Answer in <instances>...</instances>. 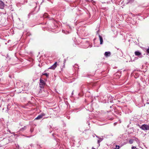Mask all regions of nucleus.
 <instances>
[{
	"label": "nucleus",
	"instance_id": "nucleus-1",
	"mask_svg": "<svg viewBox=\"0 0 149 149\" xmlns=\"http://www.w3.org/2000/svg\"><path fill=\"white\" fill-rule=\"evenodd\" d=\"M139 127L142 130L144 131L149 130V124L148 125L143 124L141 126H139Z\"/></svg>",
	"mask_w": 149,
	"mask_h": 149
},
{
	"label": "nucleus",
	"instance_id": "nucleus-2",
	"mask_svg": "<svg viewBox=\"0 0 149 149\" xmlns=\"http://www.w3.org/2000/svg\"><path fill=\"white\" fill-rule=\"evenodd\" d=\"M45 84V83L44 81L42 80L41 79H40V83L39 85L40 87L41 88H44V86Z\"/></svg>",
	"mask_w": 149,
	"mask_h": 149
},
{
	"label": "nucleus",
	"instance_id": "nucleus-3",
	"mask_svg": "<svg viewBox=\"0 0 149 149\" xmlns=\"http://www.w3.org/2000/svg\"><path fill=\"white\" fill-rule=\"evenodd\" d=\"M45 114L44 113H42L39 115L35 119V120H39L43 116H45Z\"/></svg>",
	"mask_w": 149,
	"mask_h": 149
},
{
	"label": "nucleus",
	"instance_id": "nucleus-4",
	"mask_svg": "<svg viewBox=\"0 0 149 149\" xmlns=\"http://www.w3.org/2000/svg\"><path fill=\"white\" fill-rule=\"evenodd\" d=\"M57 62H55L51 66L49 69L54 70L57 67Z\"/></svg>",
	"mask_w": 149,
	"mask_h": 149
},
{
	"label": "nucleus",
	"instance_id": "nucleus-5",
	"mask_svg": "<svg viewBox=\"0 0 149 149\" xmlns=\"http://www.w3.org/2000/svg\"><path fill=\"white\" fill-rule=\"evenodd\" d=\"M5 4L3 2L0 0V8L1 9H3Z\"/></svg>",
	"mask_w": 149,
	"mask_h": 149
},
{
	"label": "nucleus",
	"instance_id": "nucleus-6",
	"mask_svg": "<svg viewBox=\"0 0 149 149\" xmlns=\"http://www.w3.org/2000/svg\"><path fill=\"white\" fill-rule=\"evenodd\" d=\"M98 35L99 38V39L100 41V44L102 45L103 43V38L102 36H101L100 34H97Z\"/></svg>",
	"mask_w": 149,
	"mask_h": 149
},
{
	"label": "nucleus",
	"instance_id": "nucleus-7",
	"mask_svg": "<svg viewBox=\"0 0 149 149\" xmlns=\"http://www.w3.org/2000/svg\"><path fill=\"white\" fill-rule=\"evenodd\" d=\"M104 55L106 57H109L111 55V53L110 52H106L104 54Z\"/></svg>",
	"mask_w": 149,
	"mask_h": 149
},
{
	"label": "nucleus",
	"instance_id": "nucleus-8",
	"mask_svg": "<svg viewBox=\"0 0 149 149\" xmlns=\"http://www.w3.org/2000/svg\"><path fill=\"white\" fill-rule=\"evenodd\" d=\"M135 54L136 56H140L141 55V53L139 51H136L135 52Z\"/></svg>",
	"mask_w": 149,
	"mask_h": 149
},
{
	"label": "nucleus",
	"instance_id": "nucleus-9",
	"mask_svg": "<svg viewBox=\"0 0 149 149\" xmlns=\"http://www.w3.org/2000/svg\"><path fill=\"white\" fill-rule=\"evenodd\" d=\"M133 139L134 141H135L137 143H139V139L136 138H135Z\"/></svg>",
	"mask_w": 149,
	"mask_h": 149
},
{
	"label": "nucleus",
	"instance_id": "nucleus-10",
	"mask_svg": "<svg viewBox=\"0 0 149 149\" xmlns=\"http://www.w3.org/2000/svg\"><path fill=\"white\" fill-rule=\"evenodd\" d=\"M26 129V127L25 126L24 127L21 128L20 129V131H23L24 130H25Z\"/></svg>",
	"mask_w": 149,
	"mask_h": 149
},
{
	"label": "nucleus",
	"instance_id": "nucleus-11",
	"mask_svg": "<svg viewBox=\"0 0 149 149\" xmlns=\"http://www.w3.org/2000/svg\"><path fill=\"white\" fill-rule=\"evenodd\" d=\"M99 139L98 140V141H97V143H100L101 141H102V140H103V139L102 138H99Z\"/></svg>",
	"mask_w": 149,
	"mask_h": 149
},
{
	"label": "nucleus",
	"instance_id": "nucleus-12",
	"mask_svg": "<svg viewBox=\"0 0 149 149\" xmlns=\"http://www.w3.org/2000/svg\"><path fill=\"white\" fill-rule=\"evenodd\" d=\"M133 141H134L133 139H131L129 141V143L130 144H132L133 143Z\"/></svg>",
	"mask_w": 149,
	"mask_h": 149
},
{
	"label": "nucleus",
	"instance_id": "nucleus-13",
	"mask_svg": "<svg viewBox=\"0 0 149 149\" xmlns=\"http://www.w3.org/2000/svg\"><path fill=\"white\" fill-rule=\"evenodd\" d=\"M43 17L45 18H47L48 17V15L47 13H45L43 15Z\"/></svg>",
	"mask_w": 149,
	"mask_h": 149
},
{
	"label": "nucleus",
	"instance_id": "nucleus-14",
	"mask_svg": "<svg viewBox=\"0 0 149 149\" xmlns=\"http://www.w3.org/2000/svg\"><path fill=\"white\" fill-rule=\"evenodd\" d=\"M62 32L64 33H65L66 34H67L69 33V32L68 31H66L65 32V31L64 30H62Z\"/></svg>",
	"mask_w": 149,
	"mask_h": 149
},
{
	"label": "nucleus",
	"instance_id": "nucleus-15",
	"mask_svg": "<svg viewBox=\"0 0 149 149\" xmlns=\"http://www.w3.org/2000/svg\"><path fill=\"white\" fill-rule=\"evenodd\" d=\"M42 75H45V76H46L47 77H48V76H49V74H48L47 73H43L42 74Z\"/></svg>",
	"mask_w": 149,
	"mask_h": 149
},
{
	"label": "nucleus",
	"instance_id": "nucleus-16",
	"mask_svg": "<svg viewBox=\"0 0 149 149\" xmlns=\"http://www.w3.org/2000/svg\"><path fill=\"white\" fill-rule=\"evenodd\" d=\"M119 148H120L119 146L116 145V148H115L114 149H119Z\"/></svg>",
	"mask_w": 149,
	"mask_h": 149
},
{
	"label": "nucleus",
	"instance_id": "nucleus-17",
	"mask_svg": "<svg viewBox=\"0 0 149 149\" xmlns=\"http://www.w3.org/2000/svg\"><path fill=\"white\" fill-rule=\"evenodd\" d=\"M132 149H137L135 146H132Z\"/></svg>",
	"mask_w": 149,
	"mask_h": 149
},
{
	"label": "nucleus",
	"instance_id": "nucleus-18",
	"mask_svg": "<svg viewBox=\"0 0 149 149\" xmlns=\"http://www.w3.org/2000/svg\"><path fill=\"white\" fill-rule=\"evenodd\" d=\"M7 131L9 133H11V134H14V132H11L9 130V129H8L7 130Z\"/></svg>",
	"mask_w": 149,
	"mask_h": 149
},
{
	"label": "nucleus",
	"instance_id": "nucleus-19",
	"mask_svg": "<svg viewBox=\"0 0 149 149\" xmlns=\"http://www.w3.org/2000/svg\"><path fill=\"white\" fill-rule=\"evenodd\" d=\"M128 1H129V2L130 3L133 2L134 0H128Z\"/></svg>",
	"mask_w": 149,
	"mask_h": 149
},
{
	"label": "nucleus",
	"instance_id": "nucleus-20",
	"mask_svg": "<svg viewBox=\"0 0 149 149\" xmlns=\"http://www.w3.org/2000/svg\"><path fill=\"white\" fill-rule=\"evenodd\" d=\"M147 52L148 53L149 55V48L147 49Z\"/></svg>",
	"mask_w": 149,
	"mask_h": 149
},
{
	"label": "nucleus",
	"instance_id": "nucleus-21",
	"mask_svg": "<svg viewBox=\"0 0 149 149\" xmlns=\"http://www.w3.org/2000/svg\"><path fill=\"white\" fill-rule=\"evenodd\" d=\"M31 15V13H30L28 14V18H29L30 17Z\"/></svg>",
	"mask_w": 149,
	"mask_h": 149
},
{
	"label": "nucleus",
	"instance_id": "nucleus-22",
	"mask_svg": "<svg viewBox=\"0 0 149 149\" xmlns=\"http://www.w3.org/2000/svg\"><path fill=\"white\" fill-rule=\"evenodd\" d=\"M30 131H31V132H33V130L32 129H30Z\"/></svg>",
	"mask_w": 149,
	"mask_h": 149
},
{
	"label": "nucleus",
	"instance_id": "nucleus-23",
	"mask_svg": "<svg viewBox=\"0 0 149 149\" xmlns=\"http://www.w3.org/2000/svg\"><path fill=\"white\" fill-rule=\"evenodd\" d=\"M95 135L96 136V137L97 138H98V139H99V138H100V137H99L98 136H97V135Z\"/></svg>",
	"mask_w": 149,
	"mask_h": 149
},
{
	"label": "nucleus",
	"instance_id": "nucleus-24",
	"mask_svg": "<svg viewBox=\"0 0 149 149\" xmlns=\"http://www.w3.org/2000/svg\"><path fill=\"white\" fill-rule=\"evenodd\" d=\"M138 59V58L137 57H135V59Z\"/></svg>",
	"mask_w": 149,
	"mask_h": 149
},
{
	"label": "nucleus",
	"instance_id": "nucleus-25",
	"mask_svg": "<svg viewBox=\"0 0 149 149\" xmlns=\"http://www.w3.org/2000/svg\"><path fill=\"white\" fill-rule=\"evenodd\" d=\"M73 94V92L72 91V95Z\"/></svg>",
	"mask_w": 149,
	"mask_h": 149
},
{
	"label": "nucleus",
	"instance_id": "nucleus-26",
	"mask_svg": "<svg viewBox=\"0 0 149 149\" xmlns=\"http://www.w3.org/2000/svg\"><path fill=\"white\" fill-rule=\"evenodd\" d=\"M33 146V144H31V145H30V146Z\"/></svg>",
	"mask_w": 149,
	"mask_h": 149
},
{
	"label": "nucleus",
	"instance_id": "nucleus-27",
	"mask_svg": "<svg viewBox=\"0 0 149 149\" xmlns=\"http://www.w3.org/2000/svg\"><path fill=\"white\" fill-rule=\"evenodd\" d=\"M134 61V60L132 61V60H131V61Z\"/></svg>",
	"mask_w": 149,
	"mask_h": 149
},
{
	"label": "nucleus",
	"instance_id": "nucleus-28",
	"mask_svg": "<svg viewBox=\"0 0 149 149\" xmlns=\"http://www.w3.org/2000/svg\"><path fill=\"white\" fill-rule=\"evenodd\" d=\"M5 44H6H6H7V43H5Z\"/></svg>",
	"mask_w": 149,
	"mask_h": 149
},
{
	"label": "nucleus",
	"instance_id": "nucleus-29",
	"mask_svg": "<svg viewBox=\"0 0 149 149\" xmlns=\"http://www.w3.org/2000/svg\"><path fill=\"white\" fill-rule=\"evenodd\" d=\"M92 149H94V148H92Z\"/></svg>",
	"mask_w": 149,
	"mask_h": 149
}]
</instances>
